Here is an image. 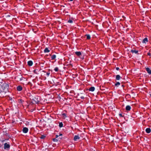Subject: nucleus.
Returning a JSON list of instances; mask_svg holds the SVG:
<instances>
[{"label": "nucleus", "instance_id": "nucleus-19", "mask_svg": "<svg viewBox=\"0 0 151 151\" xmlns=\"http://www.w3.org/2000/svg\"><path fill=\"white\" fill-rule=\"evenodd\" d=\"M120 84V83L119 82H117L115 84V85L116 86H118Z\"/></svg>", "mask_w": 151, "mask_h": 151}, {"label": "nucleus", "instance_id": "nucleus-3", "mask_svg": "<svg viewBox=\"0 0 151 151\" xmlns=\"http://www.w3.org/2000/svg\"><path fill=\"white\" fill-rule=\"evenodd\" d=\"M95 90V88L94 87H91L89 89L87 88L86 90V91L89 90L90 91H93Z\"/></svg>", "mask_w": 151, "mask_h": 151}, {"label": "nucleus", "instance_id": "nucleus-25", "mask_svg": "<svg viewBox=\"0 0 151 151\" xmlns=\"http://www.w3.org/2000/svg\"><path fill=\"white\" fill-rule=\"evenodd\" d=\"M147 55L149 56H151V54L150 52H148L147 53Z\"/></svg>", "mask_w": 151, "mask_h": 151}, {"label": "nucleus", "instance_id": "nucleus-5", "mask_svg": "<svg viewBox=\"0 0 151 151\" xmlns=\"http://www.w3.org/2000/svg\"><path fill=\"white\" fill-rule=\"evenodd\" d=\"M80 137L78 135H75L74 138V140L75 141H77L78 139H79Z\"/></svg>", "mask_w": 151, "mask_h": 151}, {"label": "nucleus", "instance_id": "nucleus-14", "mask_svg": "<svg viewBox=\"0 0 151 151\" xmlns=\"http://www.w3.org/2000/svg\"><path fill=\"white\" fill-rule=\"evenodd\" d=\"M75 53L77 55L79 56L81 55V53L80 52H76Z\"/></svg>", "mask_w": 151, "mask_h": 151}, {"label": "nucleus", "instance_id": "nucleus-9", "mask_svg": "<svg viewBox=\"0 0 151 151\" xmlns=\"http://www.w3.org/2000/svg\"><path fill=\"white\" fill-rule=\"evenodd\" d=\"M86 39L87 40H90L91 39V36L89 35L86 34Z\"/></svg>", "mask_w": 151, "mask_h": 151}, {"label": "nucleus", "instance_id": "nucleus-30", "mask_svg": "<svg viewBox=\"0 0 151 151\" xmlns=\"http://www.w3.org/2000/svg\"><path fill=\"white\" fill-rule=\"evenodd\" d=\"M35 71H36V70H34V72L35 73Z\"/></svg>", "mask_w": 151, "mask_h": 151}, {"label": "nucleus", "instance_id": "nucleus-24", "mask_svg": "<svg viewBox=\"0 0 151 151\" xmlns=\"http://www.w3.org/2000/svg\"><path fill=\"white\" fill-rule=\"evenodd\" d=\"M50 74V72H47L46 73V75L47 76H48Z\"/></svg>", "mask_w": 151, "mask_h": 151}, {"label": "nucleus", "instance_id": "nucleus-31", "mask_svg": "<svg viewBox=\"0 0 151 151\" xmlns=\"http://www.w3.org/2000/svg\"><path fill=\"white\" fill-rule=\"evenodd\" d=\"M39 101V100H37L36 101V102H37Z\"/></svg>", "mask_w": 151, "mask_h": 151}, {"label": "nucleus", "instance_id": "nucleus-26", "mask_svg": "<svg viewBox=\"0 0 151 151\" xmlns=\"http://www.w3.org/2000/svg\"><path fill=\"white\" fill-rule=\"evenodd\" d=\"M59 135H56V138H57L59 137Z\"/></svg>", "mask_w": 151, "mask_h": 151}, {"label": "nucleus", "instance_id": "nucleus-1", "mask_svg": "<svg viewBox=\"0 0 151 151\" xmlns=\"http://www.w3.org/2000/svg\"><path fill=\"white\" fill-rule=\"evenodd\" d=\"M4 149L6 150H8L9 149L10 147V145L9 143H6L4 144Z\"/></svg>", "mask_w": 151, "mask_h": 151}, {"label": "nucleus", "instance_id": "nucleus-13", "mask_svg": "<svg viewBox=\"0 0 151 151\" xmlns=\"http://www.w3.org/2000/svg\"><path fill=\"white\" fill-rule=\"evenodd\" d=\"M56 57V55H52V56L51 57V58L52 60H53Z\"/></svg>", "mask_w": 151, "mask_h": 151}, {"label": "nucleus", "instance_id": "nucleus-18", "mask_svg": "<svg viewBox=\"0 0 151 151\" xmlns=\"http://www.w3.org/2000/svg\"><path fill=\"white\" fill-rule=\"evenodd\" d=\"M63 124L62 122H60L59 123V126L60 127H63Z\"/></svg>", "mask_w": 151, "mask_h": 151}, {"label": "nucleus", "instance_id": "nucleus-22", "mask_svg": "<svg viewBox=\"0 0 151 151\" xmlns=\"http://www.w3.org/2000/svg\"><path fill=\"white\" fill-rule=\"evenodd\" d=\"M58 67H56L54 68V70L56 72H57L58 70Z\"/></svg>", "mask_w": 151, "mask_h": 151}, {"label": "nucleus", "instance_id": "nucleus-34", "mask_svg": "<svg viewBox=\"0 0 151 151\" xmlns=\"http://www.w3.org/2000/svg\"><path fill=\"white\" fill-rule=\"evenodd\" d=\"M150 96L151 97V93L150 94Z\"/></svg>", "mask_w": 151, "mask_h": 151}, {"label": "nucleus", "instance_id": "nucleus-11", "mask_svg": "<svg viewBox=\"0 0 151 151\" xmlns=\"http://www.w3.org/2000/svg\"><path fill=\"white\" fill-rule=\"evenodd\" d=\"M131 52H132L133 53H134L135 54H137V52H138V51H137V50H131Z\"/></svg>", "mask_w": 151, "mask_h": 151}, {"label": "nucleus", "instance_id": "nucleus-12", "mask_svg": "<svg viewBox=\"0 0 151 151\" xmlns=\"http://www.w3.org/2000/svg\"><path fill=\"white\" fill-rule=\"evenodd\" d=\"M50 51L47 48H46L44 50V52L45 53L48 52Z\"/></svg>", "mask_w": 151, "mask_h": 151}, {"label": "nucleus", "instance_id": "nucleus-16", "mask_svg": "<svg viewBox=\"0 0 151 151\" xmlns=\"http://www.w3.org/2000/svg\"><path fill=\"white\" fill-rule=\"evenodd\" d=\"M148 41L147 39V38H145L143 40L142 42L143 43H146V42Z\"/></svg>", "mask_w": 151, "mask_h": 151}, {"label": "nucleus", "instance_id": "nucleus-17", "mask_svg": "<svg viewBox=\"0 0 151 151\" xmlns=\"http://www.w3.org/2000/svg\"><path fill=\"white\" fill-rule=\"evenodd\" d=\"M62 116L63 118L65 119L66 117V114L64 113L63 114H62Z\"/></svg>", "mask_w": 151, "mask_h": 151}, {"label": "nucleus", "instance_id": "nucleus-36", "mask_svg": "<svg viewBox=\"0 0 151 151\" xmlns=\"http://www.w3.org/2000/svg\"><path fill=\"white\" fill-rule=\"evenodd\" d=\"M87 81H89V79L87 80Z\"/></svg>", "mask_w": 151, "mask_h": 151}, {"label": "nucleus", "instance_id": "nucleus-6", "mask_svg": "<svg viewBox=\"0 0 151 151\" xmlns=\"http://www.w3.org/2000/svg\"><path fill=\"white\" fill-rule=\"evenodd\" d=\"M17 90L19 91H20L22 90V87L20 86H19L17 87Z\"/></svg>", "mask_w": 151, "mask_h": 151}, {"label": "nucleus", "instance_id": "nucleus-32", "mask_svg": "<svg viewBox=\"0 0 151 151\" xmlns=\"http://www.w3.org/2000/svg\"><path fill=\"white\" fill-rule=\"evenodd\" d=\"M73 0H70V1H73Z\"/></svg>", "mask_w": 151, "mask_h": 151}, {"label": "nucleus", "instance_id": "nucleus-37", "mask_svg": "<svg viewBox=\"0 0 151 151\" xmlns=\"http://www.w3.org/2000/svg\"><path fill=\"white\" fill-rule=\"evenodd\" d=\"M86 85H87V84H86Z\"/></svg>", "mask_w": 151, "mask_h": 151}, {"label": "nucleus", "instance_id": "nucleus-15", "mask_svg": "<svg viewBox=\"0 0 151 151\" xmlns=\"http://www.w3.org/2000/svg\"><path fill=\"white\" fill-rule=\"evenodd\" d=\"M121 78L120 76L119 75H117L116 76V79L118 80H119Z\"/></svg>", "mask_w": 151, "mask_h": 151}, {"label": "nucleus", "instance_id": "nucleus-33", "mask_svg": "<svg viewBox=\"0 0 151 151\" xmlns=\"http://www.w3.org/2000/svg\"><path fill=\"white\" fill-rule=\"evenodd\" d=\"M84 98V97H81V98H82V99Z\"/></svg>", "mask_w": 151, "mask_h": 151}, {"label": "nucleus", "instance_id": "nucleus-29", "mask_svg": "<svg viewBox=\"0 0 151 151\" xmlns=\"http://www.w3.org/2000/svg\"><path fill=\"white\" fill-rule=\"evenodd\" d=\"M62 135V134H60L59 136H61Z\"/></svg>", "mask_w": 151, "mask_h": 151}, {"label": "nucleus", "instance_id": "nucleus-23", "mask_svg": "<svg viewBox=\"0 0 151 151\" xmlns=\"http://www.w3.org/2000/svg\"><path fill=\"white\" fill-rule=\"evenodd\" d=\"M53 141L54 142H56L58 141V140L55 138H54L53 139Z\"/></svg>", "mask_w": 151, "mask_h": 151}, {"label": "nucleus", "instance_id": "nucleus-20", "mask_svg": "<svg viewBox=\"0 0 151 151\" xmlns=\"http://www.w3.org/2000/svg\"><path fill=\"white\" fill-rule=\"evenodd\" d=\"M68 22L70 23H72L73 22V21L72 20L69 19L68 20Z\"/></svg>", "mask_w": 151, "mask_h": 151}, {"label": "nucleus", "instance_id": "nucleus-4", "mask_svg": "<svg viewBox=\"0 0 151 151\" xmlns=\"http://www.w3.org/2000/svg\"><path fill=\"white\" fill-rule=\"evenodd\" d=\"M27 64L29 66H31L33 64V62L32 61L30 60L28 62Z\"/></svg>", "mask_w": 151, "mask_h": 151}, {"label": "nucleus", "instance_id": "nucleus-2", "mask_svg": "<svg viewBox=\"0 0 151 151\" xmlns=\"http://www.w3.org/2000/svg\"><path fill=\"white\" fill-rule=\"evenodd\" d=\"M28 131V128L27 127H24L22 129L23 132L24 133H27Z\"/></svg>", "mask_w": 151, "mask_h": 151}, {"label": "nucleus", "instance_id": "nucleus-27", "mask_svg": "<svg viewBox=\"0 0 151 151\" xmlns=\"http://www.w3.org/2000/svg\"><path fill=\"white\" fill-rule=\"evenodd\" d=\"M116 69L117 70H118L119 69V68L118 67H117L116 68Z\"/></svg>", "mask_w": 151, "mask_h": 151}, {"label": "nucleus", "instance_id": "nucleus-28", "mask_svg": "<svg viewBox=\"0 0 151 151\" xmlns=\"http://www.w3.org/2000/svg\"><path fill=\"white\" fill-rule=\"evenodd\" d=\"M119 115L120 116H122V114H119Z\"/></svg>", "mask_w": 151, "mask_h": 151}, {"label": "nucleus", "instance_id": "nucleus-21", "mask_svg": "<svg viewBox=\"0 0 151 151\" xmlns=\"http://www.w3.org/2000/svg\"><path fill=\"white\" fill-rule=\"evenodd\" d=\"M45 137V136L44 135H42L40 137V138L41 139H44Z\"/></svg>", "mask_w": 151, "mask_h": 151}, {"label": "nucleus", "instance_id": "nucleus-10", "mask_svg": "<svg viewBox=\"0 0 151 151\" xmlns=\"http://www.w3.org/2000/svg\"><path fill=\"white\" fill-rule=\"evenodd\" d=\"M146 132L148 133H150L151 132L150 129L149 128H147L146 129Z\"/></svg>", "mask_w": 151, "mask_h": 151}, {"label": "nucleus", "instance_id": "nucleus-8", "mask_svg": "<svg viewBox=\"0 0 151 151\" xmlns=\"http://www.w3.org/2000/svg\"><path fill=\"white\" fill-rule=\"evenodd\" d=\"M131 109V107L129 105L127 106L126 107V109L127 111H130Z\"/></svg>", "mask_w": 151, "mask_h": 151}, {"label": "nucleus", "instance_id": "nucleus-7", "mask_svg": "<svg viewBox=\"0 0 151 151\" xmlns=\"http://www.w3.org/2000/svg\"><path fill=\"white\" fill-rule=\"evenodd\" d=\"M146 69L148 73L150 74H151V70L149 68H146Z\"/></svg>", "mask_w": 151, "mask_h": 151}, {"label": "nucleus", "instance_id": "nucleus-35", "mask_svg": "<svg viewBox=\"0 0 151 151\" xmlns=\"http://www.w3.org/2000/svg\"><path fill=\"white\" fill-rule=\"evenodd\" d=\"M88 78H89V76H88Z\"/></svg>", "mask_w": 151, "mask_h": 151}]
</instances>
